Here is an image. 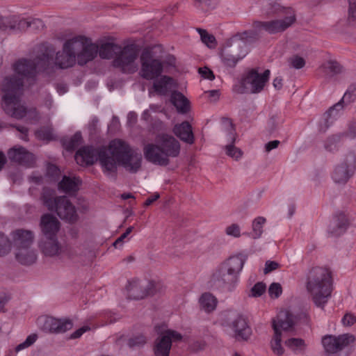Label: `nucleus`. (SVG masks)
I'll use <instances>...</instances> for the list:
<instances>
[{
	"mask_svg": "<svg viewBox=\"0 0 356 356\" xmlns=\"http://www.w3.org/2000/svg\"><path fill=\"white\" fill-rule=\"evenodd\" d=\"M49 64V58L44 55L33 60L22 59L14 65L13 74L3 78L0 83L1 104L8 115L29 124L38 122L40 116L35 108L28 106L20 99V90L36 73L47 70Z\"/></svg>",
	"mask_w": 356,
	"mask_h": 356,
	"instance_id": "nucleus-1",
	"label": "nucleus"
},
{
	"mask_svg": "<svg viewBox=\"0 0 356 356\" xmlns=\"http://www.w3.org/2000/svg\"><path fill=\"white\" fill-rule=\"evenodd\" d=\"M102 152L100 154V165L103 172L108 177H113L118 166L122 165L131 172H137L142 163L141 154L133 149L124 141L115 139L109 143L110 156Z\"/></svg>",
	"mask_w": 356,
	"mask_h": 356,
	"instance_id": "nucleus-2",
	"label": "nucleus"
},
{
	"mask_svg": "<svg viewBox=\"0 0 356 356\" xmlns=\"http://www.w3.org/2000/svg\"><path fill=\"white\" fill-rule=\"evenodd\" d=\"M97 54V47L88 39L78 36L67 40L61 51L56 54L54 65L58 69H67L76 63L84 65Z\"/></svg>",
	"mask_w": 356,
	"mask_h": 356,
	"instance_id": "nucleus-3",
	"label": "nucleus"
},
{
	"mask_svg": "<svg viewBox=\"0 0 356 356\" xmlns=\"http://www.w3.org/2000/svg\"><path fill=\"white\" fill-rule=\"evenodd\" d=\"M175 58L170 56L165 61L159 59L152 51H144L140 56V75L147 80L156 79L154 83V90L159 94H165L173 85V79L167 76L158 79L162 72H168L175 66Z\"/></svg>",
	"mask_w": 356,
	"mask_h": 356,
	"instance_id": "nucleus-4",
	"label": "nucleus"
},
{
	"mask_svg": "<svg viewBox=\"0 0 356 356\" xmlns=\"http://www.w3.org/2000/svg\"><path fill=\"white\" fill-rule=\"evenodd\" d=\"M306 289L314 304L324 309L333 290L332 273L327 268H312L307 277Z\"/></svg>",
	"mask_w": 356,
	"mask_h": 356,
	"instance_id": "nucleus-5",
	"label": "nucleus"
},
{
	"mask_svg": "<svg viewBox=\"0 0 356 356\" xmlns=\"http://www.w3.org/2000/svg\"><path fill=\"white\" fill-rule=\"evenodd\" d=\"M179 150V143L173 136L161 134L156 136L155 143L145 145L143 153L149 162L166 165L169 163V158L178 156Z\"/></svg>",
	"mask_w": 356,
	"mask_h": 356,
	"instance_id": "nucleus-6",
	"label": "nucleus"
},
{
	"mask_svg": "<svg viewBox=\"0 0 356 356\" xmlns=\"http://www.w3.org/2000/svg\"><path fill=\"white\" fill-rule=\"evenodd\" d=\"M33 234L29 230L18 229L12 234L13 253L16 260L23 265L35 262L37 253L32 247Z\"/></svg>",
	"mask_w": 356,
	"mask_h": 356,
	"instance_id": "nucleus-7",
	"label": "nucleus"
},
{
	"mask_svg": "<svg viewBox=\"0 0 356 356\" xmlns=\"http://www.w3.org/2000/svg\"><path fill=\"white\" fill-rule=\"evenodd\" d=\"M42 201L47 209L56 212L60 219L70 222L78 219L74 205L66 196L55 197L53 192L45 191Z\"/></svg>",
	"mask_w": 356,
	"mask_h": 356,
	"instance_id": "nucleus-8",
	"label": "nucleus"
},
{
	"mask_svg": "<svg viewBox=\"0 0 356 356\" xmlns=\"http://www.w3.org/2000/svg\"><path fill=\"white\" fill-rule=\"evenodd\" d=\"M269 70H265L263 74H259L257 70L252 69L244 74L235 90L241 94L259 93L263 90L269 79Z\"/></svg>",
	"mask_w": 356,
	"mask_h": 356,
	"instance_id": "nucleus-9",
	"label": "nucleus"
},
{
	"mask_svg": "<svg viewBox=\"0 0 356 356\" xmlns=\"http://www.w3.org/2000/svg\"><path fill=\"white\" fill-rule=\"evenodd\" d=\"M247 54L245 41L237 34L226 41L224 45V66L234 67Z\"/></svg>",
	"mask_w": 356,
	"mask_h": 356,
	"instance_id": "nucleus-10",
	"label": "nucleus"
},
{
	"mask_svg": "<svg viewBox=\"0 0 356 356\" xmlns=\"http://www.w3.org/2000/svg\"><path fill=\"white\" fill-rule=\"evenodd\" d=\"M227 325L234 332V338L238 341H248L252 334L248 320L243 316L228 311L225 315Z\"/></svg>",
	"mask_w": 356,
	"mask_h": 356,
	"instance_id": "nucleus-11",
	"label": "nucleus"
},
{
	"mask_svg": "<svg viewBox=\"0 0 356 356\" xmlns=\"http://www.w3.org/2000/svg\"><path fill=\"white\" fill-rule=\"evenodd\" d=\"M356 170V154L350 151L333 170L332 179L337 184H346L354 175Z\"/></svg>",
	"mask_w": 356,
	"mask_h": 356,
	"instance_id": "nucleus-12",
	"label": "nucleus"
},
{
	"mask_svg": "<svg viewBox=\"0 0 356 356\" xmlns=\"http://www.w3.org/2000/svg\"><path fill=\"white\" fill-rule=\"evenodd\" d=\"M289 16L283 19H277L266 22H254L252 26L259 30H264L269 34L282 33L291 26L296 21V15L293 10H288Z\"/></svg>",
	"mask_w": 356,
	"mask_h": 356,
	"instance_id": "nucleus-13",
	"label": "nucleus"
},
{
	"mask_svg": "<svg viewBox=\"0 0 356 356\" xmlns=\"http://www.w3.org/2000/svg\"><path fill=\"white\" fill-rule=\"evenodd\" d=\"M137 58L138 53L134 47L131 46L121 47L120 52L113 60V65L124 72L133 73L138 70Z\"/></svg>",
	"mask_w": 356,
	"mask_h": 356,
	"instance_id": "nucleus-14",
	"label": "nucleus"
},
{
	"mask_svg": "<svg viewBox=\"0 0 356 356\" xmlns=\"http://www.w3.org/2000/svg\"><path fill=\"white\" fill-rule=\"evenodd\" d=\"M37 325L43 331L50 333L65 332L72 327L71 321L56 318L49 316H41L36 320Z\"/></svg>",
	"mask_w": 356,
	"mask_h": 356,
	"instance_id": "nucleus-15",
	"label": "nucleus"
},
{
	"mask_svg": "<svg viewBox=\"0 0 356 356\" xmlns=\"http://www.w3.org/2000/svg\"><path fill=\"white\" fill-rule=\"evenodd\" d=\"M355 340L354 335L343 334L337 337L326 335L322 339V344L327 353L334 354L343 350Z\"/></svg>",
	"mask_w": 356,
	"mask_h": 356,
	"instance_id": "nucleus-16",
	"label": "nucleus"
},
{
	"mask_svg": "<svg viewBox=\"0 0 356 356\" xmlns=\"http://www.w3.org/2000/svg\"><path fill=\"white\" fill-rule=\"evenodd\" d=\"M182 338V335L176 331L168 330L163 332L155 341L154 355L169 356L172 342L179 341Z\"/></svg>",
	"mask_w": 356,
	"mask_h": 356,
	"instance_id": "nucleus-17",
	"label": "nucleus"
},
{
	"mask_svg": "<svg viewBox=\"0 0 356 356\" xmlns=\"http://www.w3.org/2000/svg\"><path fill=\"white\" fill-rule=\"evenodd\" d=\"M102 152H106L108 156H110L109 145L100 149L85 147L80 149L76 152L75 155V160L80 165H90L97 161L100 163V154Z\"/></svg>",
	"mask_w": 356,
	"mask_h": 356,
	"instance_id": "nucleus-18",
	"label": "nucleus"
},
{
	"mask_svg": "<svg viewBox=\"0 0 356 356\" xmlns=\"http://www.w3.org/2000/svg\"><path fill=\"white\" fill-rule=\"evenodd\" d=\"M224 129L227 132L226 136L227 144L225 145L226 154L233 159L238 160L241 157L243 153L239 148L233 145L236 140V132L230 118H224Z\"/></svg>",
	"mask_w": 356,
	"mask_h": 356,
	"instance_id": "nucleus-19",
	"label": "nucleus"
},
{
	"mask_svg": "<svg viewBox=\"0 0 356 356\" xmlns=\"http://www.w3.org/2000/svg\"><path fill=\"white\" fill-rule=\"evenodd\" d=\"M42 252L47 257H60L63 248L58 242L56 236L44 237L40 243Z\"/></svg>",
	"mask_w": 356,
	"mask_h": 356,
	"instance_id": "nucleus-20",
	"label": "nucleus"
},
{
	"mask_svg": "<svg viewBox=\"0 0 356 356\" xmlns=\"http://www.w3.org/2000/svg\"><path fill=\"white\" fill-rule=\"evenodd\" d=\"M40 228L44 237L56 236L60 229V222L54 216L46 213L41 217Z\"/></svg>",
	"mask_w": 356,
	"mask_h": 356,
	"instance_id": "nucleus-21",
	"label": "nucleus"
},
{
	"mask_svg": "<svg viewBox=\"0 0 356 356\" xmlns=\"http://www.w3.org/2000/svg\"><path fill=\"white\" fill-rule=\"evenodd\" d=\"M355 99V94L351 93L350 92L346 90L341 99L334 106L330 107L329 110L325 113L324 118L326 127L329 126L328 123L330 119L335 118L338 115L339 112L343 108L345 105L353 102Z\"/></svg>",
	"mask_w": 356,
	"mask_h": 356,
	"instance_id": "nucleus-22",
	"label": "nucleus"
},
{
	"mask_svg": "<svg viewBox=\"0 0 356 356\" xmlns=\"http://www.w3.org/2000/svg\"><path fill=\"white\" fill-rule=\"evenodd\" d=\"M295 323V317L288 311H282L275 319L273 320V328L276 325L278 332H286L289 331Z\"/></svg>",
	"mask_w": 356,
	"mask_h": 356,
	"instance_id": "nucleus-23",
	"label": "nucleus"
},
{
	"mask_svg": "<svg viewBox=\"0 0 356 356\" xmlns=\"http://www.w3.org/2000/svg\"><path fill=\"white\" fill-rule=\"evenodd\" d=\"M8 154L10 160L20 164L29 165L34 160L33 155L20 146H16L10 149Z\"/></svg>",
	"mask_w": 356,
	"mask_h": 356,
	"instance_id": "nucleus-24",
	"label": "nucleus"
},
{
	"mask_svg": "<svg viewBox=\"0 0 356 356\" xmlns=\"http://www.w3.org/2000/svg\"><path fill=\"white\" fill-rule=\"evenodd\" d=\"M348 225L347 216L343 212H339L329 226V232L335 236H340L346 232Z\"/></svg>",
	"mask_w": 356,
	"mask_h": 356,
	"instance_id": "nucleus-25",
	"label": "nucleus"
},
{
	"mask_svg": "<svg viewBox=\"0 0 356 356\" xmlns=\"http://www.w3.org/2000/svg\"><path fill=\"white\" fill-rule=\"evenodd\" d=\"M94 44L97 47V53L99 52V56L103 59H113V60L118 54L120 52L121 47L113 42H106L101 44L99 47Z\"/></svg>",
	"mask_w": 356,
	"mask_h": 356,
	"instance_id": "nucleus-26",
	"label": "nucleus"
},
{
	"mask_svg": "<svg viewBox=\"0 0 356 356\" xmlns=\"http://www.w3.org/2000/svg\"><path fill=\"white\" fill-rule=\"evenodd\" d=\"M218 301L216 296L209 292L203 293L198 299V304L202 311L209 314L217 307Z\"/></svg>",
	"mask_w": 356,
	"mask_h": 356,
	"instance_id": "nucleus-27",
	"label": "nucleus"
},
{
	"mask_svg": "<svg viewBox=\"0 0 356 356\" xmlns=\"http://www.w3.org/2000/svg\"><path fill=\"white\" fill-rule=\"evenodd\" d=\"M173 131L181 140L188 144L194 142V136L191 126L188 122H184L175 126Z\"/></svg>",
	"mask_w": 356,
	"mask_h": 356,
	"instance_id": "nucleus-28",
	"label": "nucleus"
},
{
	"mask_svg": "<svg viewBox=\"0 0 356 356\" xmlns=\"http://www.w3.org/2000/svg\"><path fill=\"white\" fill-rule=\"evenodd\" d=\"M81 181L74 176H64L58 183V189L64 193H70L76 191Z\"/></svg>",
	"mask_w": 356,
	"mask_h": 356,
	"instance_id": "nucleus-29",
	"label": "nucleus"
},
{
	"mask_svg": "<svg viewBox=\"0 0 356 356\" xmlns=\"http://www.w3.org/2000/svg\"><path fill=\"white\" fill-rule=\"evenodd\" d=\"M245 259L246 256L242 254L230 257L226 263L227 272L238 275L243 266Z\"/></svg>",
	"mask_w": 356,
	"mask_h": 356,
	"instance_id": "nucleus-30",
	"label": "nucleus"
},
{
	"mask_svg": "<svg viewBox=\"0 0 356 356\" xmlns=\"http://www.w3.org/2000/svg\"><path fill=\"white\" fill-rule=\"evenodd\" d=\"M171 102L179 113H185L190 108L188 100L180 92H173L171 95Z\"/></svg>",
	"mask_w": 356,
	"mask_h": 356,
	"instance_id": "nucleus-31",
	"label": "nucleus"
},
{
	"mask_svg": "<svg viewBox=\"0 0 356 356\" xmlns=\"http://www.w3.org/2000/svg\"><path fill=\"white\" fill-rule=\"evenodd\" d=\"M284 334L278 332L276 325L274 326V334L270 341V348L273 353L277 356H282L284 353V348L282 345Z\"/></svg>",
	"mask_w": 356,
	"mask_h": 356,
	"instance_id": "nucleus-32",
	"label": "nucleus"
},
{
	"mask_svg": "<svg viewBox=\"0 0 356 356\" xmlns=\"http://www.w3.org/2000/svg\"><path fill=\"white\" fill-rule=\"evenodd\" d=\"M38 335L36 333H32L27 336L26 339L18 344L14 350H8L6 353V356H15L17 353H18L20 351H22L30 346H31L33 344L35 343V342L38 340Z\"/></svg>",
	"mask_w": 356,
	"mask_h": 356,
	"instance_id": "nucleus-33",
	"label": "nucleus"
},
{
	"mask_svg": "<svg viewBox=\"0 0 356 356\" xmlns=\"http://www.w3.org/2000/svg\"><path fill=\"white\" fill-rule=\"evenodd\" d=\"M128 296L133 299H140L145 297L149 293L143 289V286L138 282H129L127 286Z\"/></svg>",
	"mask_w": 356,
	"mask_h": 356,
	"instance_id": "nucleus-34",
	"label": "nucleus"
},
{
	"mask_svg": "<svg viewBox=\"0 0 356 356\" xmlns=\"http://www.w3.org/2000/svg\"><path fill=\"white\" fill-rule=\"evenodd\" d=\"M125 341H127V345L131 348L142 346L147 341L145 337L142 334H136L132 337L129 338L128 340L127 339L124 335L121 334L118 338L116 343H118L120 346H122Z\"/></svg>",
	"mask_w": 356,
	"mask_h": 356,
	"instance_id": "nucleus-35",
	"label": "nucleus"
},
{
	"mask_svg": "<svg viewBox=\"0 0 356 356\" xmlns=\"http://www.w3.org/2000/svg\"><path fill=\"white\" fill-rule=\"evenodd\" d=\"M343 136L341 133L330 136L324 142L325 149L330 152H337L342 143Z\"/></svg>",
	"mask_w": 356,
	"mask_h": 356,
	"instance_id": "nucleus-36",
	"label": "nucleus"
},
{
	"mask_svg": "<svg viewBox=\"0 0 356 356\" xmlns=\"http://www.w3.org/2000/svg\"><path fill=\"white\" fill-rule=\"evenodd\" d=\"M285 345L296 354H304L307 348L305 341L300 338H289L284 341Z\"/></svg>",
	"mask_w": 356,
	"mask_h": 356,
	"instance_id": "nucleus-37",
	"label": "nucleus"
},
{
	"mask_svg": "<svg viewBox=\"0 0 356 356\" xmlns=\"http://www.w3.org/2000/svg\"><path fill=\"white\" fill-rule=\"evenodd\" d=\"M321 67L325 72H329L332 75L339 74L344 72L343 67L335 60H327Z\"/></svg>",
	"mask_w": 356,
	"mask_h": 356,
	"instance_id": "nucleus-38",
	"label": "nucleus"
},
{
	"mask_svg": "<svg viewBox=\"0 0 356 356\" xmlns=\"http://www.w3.org/2000/svg\"><path fill=\"white\" fill-rule=\"evenodd\" d=\"M266 9L268 15L282 13L286 16H289L288 10H293L291 7H284L276 1L269 3Z\"/></svg>",
	"mask_w": 356,
	"mask_h": 356,
	"instance_id": "nucleus-39",
	"label": "nucleus"
},
{
	"mask_svg": "<svg viewBox=\"0 0 356 356\" xmlns=\"http://www.w3.org/2000/svg\"><path fill=\"white\" fill-rule=\"evenodd\" d=\"M222 273L220 268L215 270L211 275L207 282V286L210 289L218 288L220 286Z\"/></svg>",
	"mask_w": 356,
	"mask_h": 356,
	"instance_id": "nucleus-40",
	"label": "nucleus"
},
{
	"mask_svg": "<svg viewBox=\"0 0 356 356\" xmlns=\"http://www.w3.org/2000/svg\"><path fill=\"white\" fill-rule=\"evenodd\" d=\"M197 31L200 35L202 42L209 48H215L216 46V40L215 37L209 33L206 30L197 29Z\"/></svg>",
	"mask_w": 356,
	"mask_h": 356,
	"instance_id": "nucleus-41",
	"label": "nucleus"
},
{
	"mask_svg": "<svg viewBox=\"0 0 356 356\" xmlns=\"http://www.w3.org/2000/svg\"><path fill=\"white\" fill-rule=\"evenodd\" d=\"M266 222V218L258 217L252 222V237L254 238H259L263 232V225Z\"/></svg>",
	"mask_w": 356,
	"mask_h": 356,
	"instance_id": "nucleus-42",
	"label": "nucleus"
},
{
	"mask_svg": "<svg viewBox=\"0 0 356 356\" xmlns=\"http://www.w3.org/2000/svg\"><path fill=\"white\" fill-rule=\"evenodd\" d=\"M238 282V275L236 274L229 273L224 275V288L227 291L232 292L236 286Z\"/></svg>",
	"mask_w": 356,
	"mask_h": 356,
	"instance_id": "nucleus-43",
	"label": "nucleus"
},
{
	"mask_svg": "<svg viewBox=\"0 0 356 356\" xmlns=\"http://www.w3.org/2000/svg\"><path fill=\"white\" fill-rule=\"evenodd\" d=\"M81 141V135L79 132L76 133L70 139H65L63 141V145L67 150H72L76 148Z\"/></svg>",
	"mask_w": 356,
	"mask_h": 356,
	"instance_id": "nucleus-44",
	"label": "nucleus"
},
{
	"mask_svg": "<svg viewBox=\"0 0 356 356\" xmlns=\"http://www.w3.org/2000/svg\"><path fill=\"white\" fill-rule=\"evenodd\" d=\"M253 30L245 31L241 33H237L238 35H240V38L245 41V44L246 42H252L253 40H256L259 39V32L261 30L257 29L253 26Z\"/></svg>",
	"mask_w": 356,
	"mask_h": 356,
	"instance_id": "nucleus-45",
	"label": "nucleus"
},
{
	"mask_svg": "<svg viewBox=\"0 0 356 356\" xmlns=\"http://www.w3.org/2000/svg\"><path fill=\"white\" fill-rule=\"evenodd\" d=\"M36 137L41 140L49 141L54 138V134L50 127H46L38 130L35 133Z\"/></svg>",
	"mask_w": 356,
	"mask_h": 356,
	"instance_id": "nucleus-46",
	"label": "nucleus"
},
{
	"mask_svg": "<svg viewBox=\"0 0 356 356\" xmlns=\"http://www.w3.org/2000/svg\"><path fill=\"white\" fill-rule=\"evenodd\" d=\"M44 26L43 22L39 19H34L29 22L26 19L21 20L19 23V29H25L28 27L42 29Z\"/></svg>",
	"mask_w": 356,
	"mask_h": 356,
	"instance_id": "nucleus-47",
	"label": "nucleus"
},
{
	"mask_svg": "<svg viewBox=\"0 0 356 356\" xmlns=\"http://www.w3.org/2000/svg\"><path fill=\"white\" fill-rule=\"evenodd\" d=\"M289 65L291 67L299 70L305 65V60L303 58L294 55L288 60Z\"/></svg>",
	"mask_w": 356,
	"mask_h": 356,
	"instance_id": "nucleus-48",
	"label": "nucleus"
},
{
	"mask_svg": "<svg viewBox=\"0 0 356 356\" xmlns=\"http://www.w3.org/2000/svg\"><path fill=\"white\" fill-rule=\"evenodd\" d=\"M343 138L347 137L351 139L356 138V121L352 120L348 124V128L346 131L341 132Z\"/></svg>",
	"mask_w": 356,
	"mask_h": 356,
	"instance_id": "nucleus-49",
	"label": "nucleus"
},
{
	"mask_svg": "<svg viewBox=\"0 0 356 356\" xmlns=\"http://www.w3.org/2000/svg\"><path fill=\"white\" fill-rule=\"evenodd\" d=\"M348 20L356 22V0H348Z\"/></svg>",
	"mask_w": 356,
	"mask_h": 356,
	"instance_id": "nucleus-50",
	"label": "nucleus"
},
{
	"mask_svg": "<svg viewBox=\"0 0 356 356\" xmlns=\"http://www.w3.org/2000/svg\"><path fill=\"white\" fill-rule=\"evenodd\" d=\"M282 293V289L279 283H272L268 288V293L272 298H278Z\"/></svg>",
	"mask_w": 356,
	"mask_h": 356,
	"instance_id": "nucleus-51",
	"label": "nucleus"
},
{
	"mask_svg": "<svg viewBox=\"0 0 356 356\" xmlns=\"http://www.w3.org/2000/svg\"><path fill=\"white\" fill-rule=\"evenodd\" d=\"M10 250V245L8 238L3 234H0V256L8 253Z\"/></svg>",
	"mask_w": 356,
	"mask_h": 356,
	"instance_id": "nucleus-52",
	"label": "nucleus"
},
{
	"mask_svg": "<svg viewBox=\"0 0 356 356\" xmlns=\"http://www.w3.org/2000/svg\"><path fill=\"white\" fill-rule=\"evenodd\" d=\"M226 234L234 238L241 236V228L238 224H232L226 228Z\"/></svg>",
	"mask_w": 356,
	"mask_h": 356,
	"instance_id": "nucleus-53",
	"label": "nucleus"
},
{
	"mask_svg": "<svg viewBox=\"0 0 356 356\" xmlns=\"http://www.w3.org/2000/svg\"><path fill=\"white\" fill-rule=\"evenodd\" d=\"M266 291V284L263 282H258L252 288L251 292L252 296L259 297L261 296Z\"/></svg>",
	"mask_w": 356,
	"mask_h": 356,
	"instance_id": "nucleus-54",
	"label": "nucleus"
},
{
	"mask_svg": "<svg viewBox=\"0 0 356 356\" xmlns=\"http://www.w3.org/2000/svg\"><path fill=\"white\" fill-rule=\"evenodd\" d=\"M91 327L88 325H84L73 332L70 336V339H79L82 337V335L86 333V332L90 330Z\"/></svg>",
	"mask_w": 356,
	"mask_h": 356,
	"instance_id": "nucleus-55",
	"label": "nucleus"
},
{
	"mask_svg": "<svg viewBox=\"0 0 356 356\" xmlns=\"http://www.w3.org/2000/svg\"><path fill=\"white\" fill-rule=\"evenodd\" d=\"M280 266V264L274 261H267L264 269V274H268L270 272L277 270Z\"/></svg>",
	"mask_w": 356,
	"mask_h": 356,
	"instance_id": "nucleus-56",
	"label": "nucleus"
},
{
	"mask_svg": "<svg viewBox=\"0 0 356 356\" xmlns=\"http://www.w3.org/2000/svg\"><path fill=\"white\" fill-rule=\"evenodd\" d=\"M341 321L343 325L351 326L356 323V316L351 313H347L344 315Z\"/></svg>",
	"mask_w": 356,
	"mask_h": 356,
	"instance_id": "nucleus-57",
	"label": "nucleus"
},
{
	"mask_svg": "<svg viewBox=\"0 0 356 356\" xmlns=\"http://www.w3.org/2000/svg\"><path fill=\"white\" fill-rule=\"evenodd\" d=\"M60 175L59 169L54 165H49L47 167V176L52 179H56Z\"/></svg>",
	"mask_w": 356,
	"mask_h": 356,
	"instance_id": "nucleus-58",
	"label": "nucleus"
},
{
	"mask_svg": "<svg viewBox=\"0 0 356 356\" xmlns=\"http://www.w3.org/2000/svg\"><path fill=\"white\" fill-rule=\"evenodd\" d=\"M204 95H208L209 100L211 102H215L220 99V91L218 90H212L204 92Z\"/></svg>",
	"mask_w": 356,
	"mask_h": 356,
	"instance_id": "nucleus-59",
	"label": "nucleus"
},
{
	"mask_svg": "<svg viewBox=\"0 0 356 356\" xmlns=\"http://www.w3.org/2000/svg\"><path fill=\"white\" fill-rule=\"evenodd\" d=\"M279 124L280 121L278 120L277 117H271L268 122V126L270 132H274L277 129Z\"/></svg>",
	"mask_w": 356,
	"mask_h": 356,
	"instance_id": "nucleus-60",
	"label": "nucleus"
},
{
	"mask_svg": "<svg viewBox=\"0 0 356 356\" xmlns=\"http://www.w3.org/2000/svg\"><path fill=\"white\" fill-rule=\"evenodd\" d=\"M199 73L204 79L209 80H213L214 79V75L213 74L212 71L207 67L200 68Z\"/></svg>",
	"mask_w": 356,
	"mask_h": 356,
	"instance_id": "nucleus-61",
	"label": "nucleus"
},
{
	"mask_svg": "<svg viewBox=\"0 0 356 356\" xmlns=\"http://www.w3.org/2000/svg\"><path fill=\"white\" fill-rule=\"evenodd\" d=\"M280 144V140H272V141L267 143L265 145L266 152L268 153L271 150L276 149L279 146Z\"/></svg>",
	"mask_w": 356,
	"mask_h": 356,
	"instance_id": "nucleus-62",
	"label": "nucleus"
},
{
	"mask_svg": "<svg viewBox=\"0 0 356 356\" xmlns=\"http://www.w3.org/2000/svg\"><path fill=\"white\" fill-rule=\"evenodd\" d=\"M128 236L125 234V233H123L119 238H118L116 239V241L113 243V246L115 248H120L122 245H123V243H124V239L127 237Z\"/></svg>",
	"mask_w": 356,
	"mask_h": 356,
	"instance_id": "nucleus-63",
	"label": "nucleus"
},
{
	"mask_svg": "<svg viewBox=\"0 0 356 356\" xmlns=\"http://www.w3.org/2000/svg\"><path fill=\"white\" fill-rule=\"evenodd\" d=\"M137 115L134 112H130L127 115V121L130 125L134 124L136 122Z\"/></svg>",
	"mask_w": 356,
	"mask_h": 356,
	"instance_id": "nucleus-64",
	"label": "nucleus"
}]
</instances>
